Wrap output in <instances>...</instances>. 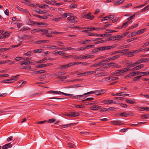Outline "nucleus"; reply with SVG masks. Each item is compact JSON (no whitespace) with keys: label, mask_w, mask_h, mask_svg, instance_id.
Here are the masks:
<instances>
[{"label":"nucleus","mask_w":149,"mask_h":149,"mask_svg":"<svg viewBox=\"0 0 149 149\" xmlns=\"http://www.w3.org/2000/svg\"><path fill=\"white\" fill-rule=\"evenodd\" d=\"M76 125L75 123H70V124H69L64 125H63L62 126V127L63 128H66L68 127H69L71 126H74Z\"/></svg>","instance_id":"393cba45"},{"label":"nucleus","mask_w":149,"mask_h":149,"mask_svg":"<svg viewBox=\"0 0 149 149\" xmlns=\"http://www.w3.org/2000/svg\"><path fill=\"white\" fill-rule=\"evenodd\" d=\"M46 42V40H40L35 42V43L38 44H40L45 43Z\"/></svg>","instance_id":"c9c22d12"},{"label":"nucleus","mask_w":149,"mask_h":149,"mask_svg":"<svg viewBox=\"0 0 149 149\" xmlns=\"http://www.w3.org/2000/svg\"><path fill=\"white\" fill-rule=\"evenodd\" d=\"M111 124L114 125H124V123H122V122L120 120H113L111 122Z\"/></svg>","instance_id":"423d86ee"},{"label":"nucleus","mask_w":149,"mask_h":149,"mask_svg":"<svg viewBox=\"0 0 149 149\" xmlns=\"http://www.w3.org/2000/svg\"><path fill=\"white\" fill-rule=\"evenodd\" d=\"M93 56L85 55H81L80 56H77V55H72V57H73L75 59H79L82 60L86 58H92Z\"/></svg>","instance_id":"f257e3e1"},{"label":"nucleus","mask_w":149,"mask_h":149,"mask_svg":"<svg viewBox=\"0 0 149 149\" xmlns=\"http://www.w3.org/2000/svg\"><path fill=\"white\" fill-rule=\"evenodd\" d=\"M137 37L136 38H131L130 39H129L127 40H126V41L128 43L130 42H132V41H134V40H137Z\"/></svg>","instance_id":"79ce46f5"},{"label":"nucleus","mask_w":149,"mask_h":149,"mask_svg":"<svg viewBox=\"0 0 149 149\" xmlns=\"http://www.w3.org/2000/svg\"><path fill=\"white\" fill-rule=\"evenodd\" d=\"M107 67L108 68L114 67L120 68L121 65H118L117 63H110L107 64Z\"/></svg>","instance_id":"7ed1b4c3"},{"label":"nucleus","mask_w":149,"mask_h":149,"mask_svg":"<svg viewBox=\"0 0 149 149\" xmlns=\"http://www.w3.org/2000/svg\"><path fill=\"white\" fill-rule=\"evenodd\" d=\"M53 54L55 55L58 54L60 55H64L65 53L62 51H55L52 52Z\"/></svg>","instance_id":"4be33fe9"},{"label":"nucleus","mask_w":149,"mask_h":149,"mask_svg":"<svg viewBox=\"0 0 149 149\" xmlns=\"http://www.w3.org/2000/svg\"><path fill=\"white\" fill-rule=\"evenodd\" d=\"M120 116H121L127 117L128 114L126 112H123L120 113Z\"/></svg>","instance_id":"603ef678"},{"label":"nucleus","mask_w":149,"mask_h":149,"mask_svg":"<svg viewBox=\"0 0 149 149\" xmlns=\"http://www.w3.org/2000/svg\"><path fill=\"white\" fill-rule=\"evenodd\" d=\"M50 33H51V34H55V35L61 34L63 33L62 32L53 31H51Z\"/></svg>","instance_id":"37998d69"},{"label":"nucleus","mask_w":149,"mask_h":149,"mask_svg":"<svg viewBox=\"0 0 149 149\" xmlns=\"http://www.w3.org/2000/svg\"><path fill=\"white\" fill-rule=\"evenodd\" d=\"M125 1V0H119L114 2V5L115 6H118L122 4Z\"/></svg>","instance_id":"f3484780"},{"label":"nucleus","mask_w":149,"mask_h":149,"mask_svg":"<svg viewBox=\"0 0 149 149\" xmlns=\"http://www.w3.org/2000/svg\"><path fill=\"white\" fill-rule=\"evenodd\" d=\"M104 91V90H97L94 91V93L96 95H101L102 94V92H103Z\"/></svg>","instance_id":"412c9836"},{"label":"nucleus","mask_w":149,"mask_h":149,"mask_svg":"<svg viewBox=\"0 0 149 149\" xmlns=\"http://www.w3.org/2000/svg\"><path fill=\"white\" fill-rule=\"evenodd\" d=\"M68 19L69 20L71 21V22L72 23H75L78 22L76 17L70 16L68 17Z\"/></svg>","instance_id":"0eeeda50"},{"label":"nucleus","mask_w":149,"mask_h":149,"mask_svg":"<svg viewBox=\"0 0 149 149\" xmlns=\"http://www.w3.org/2000/svg\"><path fill=\"white\" fill-rule=\"evenodd\" d=\"M135 17V15H132L129 17L127 19V21L130 22V21L133 19Z\"/></svg>","instance_id":"338daca9"},{"label":"nucleus","mask_w":149,"mask_h":149,"mask_svg":"<svg viewBox=\"0 0 149 149\" xmlns=\"http://www.w3.org/2000/svg\"><path fill=\"white\" fill-rule=\"evenodd\" d=\"M127 67L129 70L130 68L132 67V63L131 62L127 63Z\"/></svg>","instance_id":"5fc2aeb1"},{"label":"nucleus","mask_w":149,"mask_h":149,"mask_svg":"<svg viewBox=\"0 0 149 149\" xmlns=\"http://www.w3.org/2000/svg\"><path fill=\"white\" fill-rule=\"evenodd\" d=\"M146 30V29H144L137 31L138 35H140L144 33Z\"/></svg>","instance_id":"c756f323"},{"label":"nucleus","mask_w":149,"mask_h":149,"mask_svg":"<svg viewBox=\"0 0 149 149\" xmlns=\"http://www.w3.org/2000/svg\"><path fill=\"white\" fill-rule=\"evenodd\" d=\"M142 63H145L149 61V59L148 58H142L141 59Z\"/></svg>","instance_id":"a18cd8bd"},{"label":"nucleus","mask_w":149,"mask_h":149,"mask_svg":"<svg viewBox=\"0 0 149 149\" xmlns=\"http://www.w3.org/2000/svg\"><path fill=\"white\" fill-rule=\"evenodd\" d=\"M101 107L97 105H94L90 107V109L91 110H96L100 109Z\"/></svg>","instance_id":"9b49d317"},{"label":"nucleus","mask_w":149,"mask_h":149,"mask_svg":"<svg viewBox=\"0 0 149 149\" xmlns=\"http://www.w3.org/2000/svg\"><path fill=\"white\" fill-rule=\"evenodd\" d=\"M84 95H76L74 96H73V97H71L73 98H75L76 99H79L81 97L83 96Z\"/></svg>","instance_id":"de8ad7c7"},{"label":"nucleus","mask_w":149,"mask_h":149,"mask_svg":"<svg viewBox=\"0 0 149 149\" xmlns=\"http://www.w3.org/2000/svg\"><path fill=\"white\" fill-rule=\"evenodd\" d=\"M34 11L35 12L39 14H42L46 12L45 10H42L37 9H34Z\"/></svg>","instance_id":"a211bd4d"},{"label":"nucleus","mask_w":149,"mask_h":149,"mask_svg":"<svg viewBox=\"0 0 149 149\" xmlns=\"http://www.w3.org/2000/svg\"><path fill=\"white\" fill-rule=\"evenodd\" d=\"M87 49V47L86 46L85 47H81L80 48H78L77 49V51L84 50L86 49Z\"/></svg>","instance_id":"864d4df0"},{"label":"nucleus","mask_w":149,"mask_h":149,"mask_svg":"<svg viewBox=\"0 0 149 149\" xmlns=\"http://www.w3.org/2000/svg\"><path fill=\"white\" fill-rule=\"evenodd\" d=\"M56 121V120L54 118L49 119L47 121V122L49 123H52Z\"/></svg>","instance_id":"6e6d98bb"},{"label":"nucleus","mask_w":149,"mask_h":149,"mask_svg":"<svg viewBox=\"0 0 149 149\" xmlns=\"http://www.w3.org/2000/svg\"><path fill=\"white\" fill-rule=\"evenodd\" d=\"M138 35L137 31L132 32L131 34L129 35V37L134 36Z\"/></svg>","instance_id":"58836bf2"},{"label":"nucleus","mask_w":149,"mask_h":149,"mask_svg":"<svg viewBox=\"0 0 149 149\" xmlns=\"http://www.w3.org/2000/svg\"><path fill=\"white\" fill-rule=\"evenodd\" d=\"M36 5L37 6L39 7V8H45V6H47V5L46 4H44V5H42V4H41V5H39V4H36Z\"/></svg>","instance_id":"680f3d73"},{"label":"nucleus","mask_w":149,"mask_h":149,"mask_svg":"<svg viewBox=\"0 0 149 149\" xmlns=\"http://www.w3.org/2000/svg\"><path fill=\"white\" fill-rule=\"evenodd\" d=\"M72 14L70 13H66L63 14L61 16L63 18L66 17L68 16H70Z\"/></svg>","instance_id":"7c9ffc66"},{"label":"nucleus","mask_w":149,"mask_h":149,"mask_svg":"<svg viewBox=\"0 0 149 149\" xmlns=\"http://www.w3.org/2000/svg\"><path fill=\"white\" fill-rule=\"evenodd\" d=\"M10 35V34L8 33L6 35L3 34L1 36H0V39H2L8 37Z\"/></svg>","instance_id":"473e14b6"},{"label":"nucleus","mask_w":149,"mask_h":149,"mask_svg":"<svg viewBox=\"0 0 149 149\" xmlns=\"http://www.w3.org/2000/svg\"><path fill=\"white\" fill-rule=\"evenodd\" d=\"M102 103L106 105H108L112 103H116V102H114L113 100H104L102 101Z\"/></svg>","instance_id":"20e7f679"},{"label":"nucleus","mask_w":149,"mask_h":149,"mask_svg":"<svg viewBox=\"0 0 149 149\" xmlns=\"http://www.w3.org/2000/svg\"><path fill=\"white\" fill-rule=\"evenodd\" d=\"M120 57L119 55H117L116 56H113L111 57H109L106 58L105 60H102V62H108L111 61H113L119 58Z\"/></svg>","instance_id":"f03ea898"},{"label":"nucleus","mask_w":149,"mask_h":149,"mask_svg":"<svg viewBox=\"0 0 149 149\" xmlns=\"http://www.w3.org/2000/svg\"><path fill=\"white\" fill-rule=\"evenodd\" d=\"M60 49L64 51H68L69 50H74L75 49L70 47H68L66 48H61Z\"/></svg>","instance_id":"a878e982"},{"label":"nucleus","mask_w":149,"mask_h":149,"mask_svg":"<svg viewBox=\"0 0 149 149\" xmlns=\"http://www.w3.org/2000/svg\"><path fill=\"white\" fill-rule=\"evenodd\" d=\"M90 29L92 30L100 31L102 30V28H91Z\"/></svg>","instance_id":"ea45409f"},{"label":"nucleus","mask_w":149,"mask_h":149,"mask_svg":"<svg viewBox=\"0 0 149 149\" xmlns=\"http://www.w3.org/2000/svg\"><path fill=\"white\" fill-rule=\"evenodd\" d=\"M110 35L108 34H100V36L105 37L109 36Z\"/></svg>","instance_id":"e2e57ef3"},{"label":"nucleus","mask_w":149,"mask_h":149,"mask_svg":"<svg viewBox=\"0 0 149 149\" xmlns=\"http://www.w3.org/2000/svg\"><path fill=\"white\" fill-rule=\"evenodd\" d=\"M13 79H5L2 81L1 83H13V81H12Z\"/></svg>","instance_id":"5701e85b"},{"label":"nucleus","mask_w":149,"mask_h":149,"mask_svg":"<svg viewBox=\"0 0 149 149\" xmlns=\"http://www.w3.org/2000/svg\"><path fill=\"white\" fill-rule=\"evenodd\" d=\"M70 66H71L70 63L67 64L60 65L59 66V68L61 70L66 69Z\"/></svg>","instance_id":"1a4fd4ad"},{"label":"nucleus","mask_w":149,"mask_h":149,"mask_svg":"<svg viewBox=\"0 0 149 149\" xmlns=\"http://www.w3.org/2000/svg\"><path fill=\"white\" fill-rule=\"evenodd\" d=\"M116 39V37L115 36H112L110 37H109L107 39L108 40H114Z\"/></svg>","instance_id":"3c124183"},{"label":"nucleus","mask_w":149,"mask_h":149,"mask_svg":"<svg viewBox=\"0 0 149 149\" xmlns=\"http://www.w3.org/2000/svg\"><path fill=\"white\" fill-rule=\"evenodd\" d=\"M107 109V111H115V109H116V108L115 107H111L109 108L108 109Z\"/></svg>","instance_id":"bf43d9fd"},{"label":"nucleus","mask_w":149,"mask_h":149,"mask_svg":"<svg viewBox=\"0 0 149 149\" xmlns=\"http://www.w3.org/2000/svg\"><path fill=\"white\" fill-rule=\"evenodd\" d=\"M103 62H102V60L100 61L99 63H95L93 65H91V67H97L99 66H100L102 65V63Z\"/></svg>","instance_id":"6ab92c4d"},{"label":"nucleus","mask_w":149,"mask_h":149,"mask_svg":"<svg viewBox=\"0 0 149 149\" xmlns=\"http://www.w3.org/2000/svg\"><path fill=\"white\" fill-rule=\"evenodd\" d=\"M122 75L121 70H116L111 73V75L113 76H119Z\"/></svg>","instance_id":"39448f33"},{"label":"nucleus","mask_w":149,"mask_h":149,"mask_svg":"<svg viewBox=\"0 0 149 149\" xmlns=\"http://www.w3.org/2000/svg\"><path fill=\"white\" fill-rule=\"evenodd\" d=\"M68 76L66 75L63 76H58L57 77V78L60 79H65L67 78V77H68Z\"/></svg>","instance_id":"09e8293b"},{"label":"nucleus","mask_w":149,"mask_h":149,"mask_svg":"<svg viewBox=\"0 0 149 149\" xmlns=\"http://www.w3.org/2000/svg\"><path fill=\"white\" fill-rule=\"evenodd\" d=\"M121 70V71L122 74V75L129 70L127 68L122 69Z\"/></svg>","instance_id":"72a5a7b5"},{"label":"nucleus","mask_w":149,"mask_h":149,"mask_svg":"<svg viewBox=\"0 0 149 149\" xmlns=\"http://www.w3.org/2000/svg\"><path fill=\"white\" fill-rule=\"evenodd\" d=\"M31 53L32 51H30L27 52V53H24V55L26 56H30L31 55Z\"/></svg>","instance_id":"774afa93"},{"label":"nucleus","mask_w":149,"mask_h":149,"mask_svg":"<svg viewBox=\"0 0 149 149\" xmlns=\"http://www.w3.org/2000/svg\"><path fill=\"white\" fill-rule=\"evenodd\" d=\"M100 51H102V47L94 49L93 50V52L94 53L98 52Z\"/></svg>","instance_id":"cd10ccee"},{"label":"nucleus","mask_w":149,"mask_h":149,"mask_svg":"<svg viewBox=\"0 0 149 149\" xmlns=\"http://www.w3.org/2000/svg\"><path fill=\"white\" fill-rule=\"evenodd\" d=\"M126 54L128 55V57H132L134 56L133 50L128 52Z\"/></svg>","instance_id":"c85d7f7f"},{"label":"nucleus","mask_w":149,"mask_h":149,"mask_svg":"<svg viewBox=\"0 0 149 149\" xmlns=\"http://www.w3.org/2000/svg\"><path fill=\"white\" fill-rule=\"evenodd\" d=\"M115 17L114 15H110L106 16L107 18H108V19H113Z\"/></svg>","instance_id":"13d9d810"},{"label":"nucleus","mask_w":149,"mask_h":149,"mask_svg":"<svg viewBox=\"0 0 149 149\" xmlns=\"http://www.w3.org/2000/svg\"><path fill=\"white\" fill-rule=\"evenodd\" d=\"M136 74L138 75H140L141 74V75L143 76H146L148 74V73L146 72H137Z\"/></svg>","instance_id":"e433bc0d"},{"label":"nucleus","mask_w":149,"mask_h":149,"mask_svg":"<svg viewBox=\"0 0 149 149\" xmlns=\"http://www.w3.org/2000/svg\"><path fill=\"white\" fill-rule=\"evenodd\" d=\"M116 46V45H114L113 46H104L102 47V51L105 50H109L111 48L115 47Z\"/></svg>","instance_id":"ddd939ff"},{"label":"nucleus","mask_w":149,"mask_h":149,"mask_svg":"<svg viewBox=\"0 0 149 149\" xmlns=\"http://www.w3.org/2000/svg\"><path fill=\"white\" fill-rule=\"evenodd\" d=\"M74 107L76 108H84V106L83 105H80L78 104H74Z\"/></svg>","instance_id":"69168bd1"},{"label":"nucleus","mask_w":149,"mask_h":149,"mask_svg":"<svg viewBox=\"0 0 149 149\" xmlns=\"http://www.w3.org/2000/svg\"><path fill=\"white\" fill-rule=\"evenodd\" d=\"M42 49H35L33 51V52L35 53H38L41 52L42 51Z\"/></svg>","instance_id":"a19ab883"},{"label":"nucleus","mask_w":149,"mask_h":149,"mask_svg":"<svg viewBox=\"0 0 149 149\" xmlns=\"http://www.w3.org/2000/svg\"><path fill=\"white\" fill-rule=\"evenodd\" d=\"M132 6V4L130 3L127 4L125 6H124L122 7V8L123 9L128 8L129 7Z\"/></svg>","instance_id":"8fccbe9b"},{"label":"nucleus","mask_w":149,"mask_h":149,"mask_svg":"<svg viewBox=\"0 0 149 149\" xmlns=\"http://www.w3.org/2000/svg\"><path fill=\"white\" fill-rule=\"evenodd\" d=\"M46 66V64H40L36 66V68H40L45 67Z\"/></svg>","instance_id":"49530a36"},{"label":"nucleus","mask_w":149,"mask_h":149,"mask_svg":"<svg viewBox=\"0 0 149 149\" xmlns=\"http://www.w3.org/2000/svg\"><path fill=\"white\" fill-rule=\"evenodd\" d=\"M91 41L90 40H86L84 41H80L79 42V43L82 44H85L88 42H90Z\"/></svg>","instance_id":"c03bdc74"},{"label":"nucleus","mask_w":149,"mask_h":149,"mask_svg":"<svg viewBox=\"0 0 149 149\" xmlns=\"http://www.w3.org/2000/svg\"><path fill=\"white\" fill-rule=\"evenodd\" d=\"M125 102L128 103L130 104H135L136 103L135 100L134 99L131 100L127 99L125 100Z\"/></svg>","instance_id":"aec40b11"},{"label":"nucleus","mask_w":149,"mask_h":149,"mask_svg":"<svg viewBox=\"0 0 149 149\" xmlns=\"http://www.w3.org/2000/svg\"><path fill=\"white\" fill-rule=\"evenodd\" d=\"M11 48L9 47V48H1L0 49V52L1 53L3 52H4L5 51L7 50H9L10 49H11Z\"/></svg>","instance_id":"f704fd0d"},{"label":"nucleus","mask_w":149,"mask_h":149,"mask_svg":"<svg viewBox=\"0 0 149 149\" xmlns=\"http://www.w3.org/2000/svg\"><path fill=\"white\" fill-rule=\"evenodd\" d=\"M131 22L127 21L125 23H123L122 25L121 26L118 27L116 28V29H121L122 28H124L127 26L128 25L130 24Z\"/></svg>","instance_id":"6e6552de"},{"label":"nucleus","mask_w":149,"mask_h":149,"mask_svg":"<svg viewBox=\"0 0 149 149\" xmlns=\"http://www.w3.org/2000/svg\"><path fill=\"white\" fill-rule=\"evenodd\" d=\"M111 81L117 80L118 79V77H113V76H111Z\"/></svg>","instance_id":"0e129e2a"},{"label":"nucleus","mask_w":149,"mask_h":149,"mask_svg":"<svg viewBox=\"0 0 149 149\" xmlns=\"http://www.w3.org/2000/svg\"><path fill=\"white\" fill-rule=\"evenodd\" d=\"M112 25L111 24H107L106 25H104L103 27L102 28V30H104L106 29L107 27L108 26H109Z\"/></svg>","instance_id":"052dcab7"},{"label":"nucleus","mask_w":149,"mask_h":149,"mask_svg":"<svg viewBox=\"0 0 149 149\" xmlns=\"http://www.w3.org/2000/svg\"><path fill=\"white\" fill-rule=\"evenodd\" d=\"M22 69H24L25 70H29L31 68V67L30 65H27L23 66L21 68Z\"/></svg>","instance_id":"4c0bfd02"},{"label":"nucleus","mask_w":149,"mask_h":149,"mask_svg":"<svg viewBox=\"0 0 149 149\" xmlns=\"http://www.w3.org/2000/svg\"><path fill=\"white\" fill-rule=\"evenodd\" d=\"M136 72H131L130 74H127L125 77V78H131L132 76H134L137 74Z\"/></svg>","instance_id":"dca6fc26"},{"label":"nucleus","mask_w":149,"mask_h":149,"mask_svg":"<svg viewBox=\"0 0 149 149\" xmlns=\"http://www.w3.org/2000/svg\"><path fill=\"white\" fill-rule=\"evenodd\" d=\"M23 1H25L26 2H23L24 3L26 4L28 6H31V7H36V6L35 5L31 3L30 2V1L29 0H23Z\"/></svg>","instance_id":"2eb2a0df"},{"label":"nucleus","mask_w":149,"mask_h":149,"mask_svg":"<svg viewBox=\"0 0 149 149\" xmlns=\"http://www.w3.org/2000/svg\"><path fill=\"white\" fill-rule=\"evenodd\" d=\"M81 86V85L80 84H76L74 85L71 86H69V88H78Z\"/></svg>","instance_id":"4d7b16f0"},{"label":"nucleus","mask_w":149,"mask_h":149,"mask_svg":"<svg viewBox=\"0 0 149 149\" xmlns=\"http://www.w3.org/2000/svg\"><path fill=\"white\" fill-rule=\"evenodd\" d=\"M38 32L43 33V35H46L47 34V30L44 29H38Z\"/></svg>","instance_id":"bb28decb"},{"label":"nucleus","mask_w":149,"mask_h":149,"mask_svg":"<svg viewBox=\"0 0 149 149\" xmlns=\"http://www.w3.org/2000/svg\"><path fill=\"white\" fill-rule=\"evenodd\" d=\"M149 117V114H142L141 115L140 118L142 119H147Z\"/></svg>","instance_id":"b1692460"},{"label":"nucleus","mask_w":149,"mask_h":149,"mask_svg":"<svg viewBox=\"0 0 149 149\" xmlns=\"http://www.w3.org/2000/svg\"><path fill=\"white\" fill-rule=\"evenodd\" d=\"M84 17H86L87 19L90 20H92L94 18V16L91 15L90 13H88L87 14L85 15Z\"/></svg>","instance_id":"f8f14e48"},{"label":"nucleus","mask_w":149,"mask_h":149,"mask_svg":"<svg viewBox=\"0 0 149 149\" xmlns=\"http://www.w3.org/2000/svg\"><path fill=\"white\" fill-rule=\"evenodd\" d=\"M79 115V114L78 112H72L70 114H68L67 116L70 117H74L78 116Z\"/></svg>","instance_id":"9d476101"},{"label":"nucleus","mask_w":149,"mask_h":149,"mask_svg":"<svg viewBox=\"0 0 149 149\" xmlns=\"http://www.w3.org/2000/svg\"><path fill=\"white\" fill-rule=\"evenodd\" d=\"M144 66V65L143 64H141L136 67L133 68L131 69V70H138L141 69V68H143Z\"/></svg>","instance_id":"4468645a"},{"label":"nucleus","mask_w":149,"mask_h":149,"mask_svg":"<svg viewBox=\"0 0 149 149\" xmlns=\"http://www.w3.org/2000/svg\"><path fill=\"white\" fill-rule=\"evenodd\" d=\"M61 91H51L47 92V93H51L54 94H60Z\"/></svg>","instance_id":"2f4dec72"}]
</instances>
